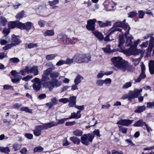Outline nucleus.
Instances as JSON below:
<instances>
[{
	"instance_id": "39448f33",
	"label": "nucleus",
	"mask_w": 154,
	"mask_h": 154,
	"mask_svg": "<svg viewBox=\"0 0 154 154\" xmlns=\"http://www.w3.org/2000/svg\"><path fill=\"white\" fill-rule=\"evenodd\" d=\"M18 28L21 30L25 29L27 32H29L31 27L33 26V24L30 22H27L26 23H20L18 24Z\"/></svg>"
},
{
	"instance_id": "09e8293b",
	"label": "nucleus",
	"mask_w": 154,
	"mask_h": 154,
	"mask_svg": "<svg viewBox=\"0 0 154 154\" xmlns=\"http://www.w3.org/2000/svg\"><path fill=\"white\" fill-rule=\"evenodd\" d=\"M20 110L22 111H25L27 112L30 113H32V109H29L27 107H22L20 109Z\"/></svg>"
},
{
	"instance_id": "0eeeda50",
	"label": "nucleus",
	"mask_w": 154,
	"mask_h": 154,
	"mask_svg": "<svg viewBox=\"0 0 154 154\" xmlns=\"http://www.w3.org/2000/svg\"><path fill=\"white\" fill-rule=\"evenodd\" d=\"M32 82L33 83V89L36 92H38L41 88V83L40 79L37 78H35L32 80Z\"/></svg>"
},
{
	"instance_id": "603ef678",
	"label": "nucleus",
	"mask_w": 154,
	"mask_h": 154,
	"mask_svg": "<svg viewBox=\"0 0 154 154\" xmlns=\"http://www.w3.org/2000/svg\"><path fill=\"white\" fill-rule=\"evenodd\" d=\"M103 49L104 52L106 53H109L113 52L110 49V45H108L106 48H103Z\"/></svg>"
},
{
	"instance_id": "f704fd0d",
	"label": "nucleus",
	"mask_w": 154,
	"mask_h": 154,
	"mask_svg": "<svg viewBox=\"0 0 154 154\" xmlns=\"http://www.w3.org/2000/svg\"><path fill=\"white\" fill-rule=\"evenodd\" d=\"M83 133L82 131L79 129H76L73 132V134L74 135L78 137L82 136Z\"/></svg>"
},
{
	"instance_id": "e2e57ef3",
	"label": "nucleus",
	"mask_w": 154,
	"mask_h": 154,
	"mask_svg": "<svg viewBox=\"0 0 154 154\" xmlns=\"http://www.w3.org/2000/svg\"><path fill=\"white\" fill-rule=\"evenodd\" d=\"M3 89L5 90L11 89L13 90L14 88L12 86L9 85H5L3 86Z\"/></svg>"
},
{
	"instance_id": "6e6d98bb",
	"label": "nucleus",
	"mask_w": 154,
	"mask_h": 154,
	"mask_svg": "<svg viewBox=\"0 0 154 154\" xmlns=\"http://www.w3.org/2000/svg\"><path fill=\"white\" fill-rule=\"evenodd\" d=\"M27 67H28L27 66L25 67V68L24 69H21L19 73L20 74L23 75V76L25 75H26V73H28V71L26 70V68Z\"/></svg>"
},
{
	"instance_id": "f03ea898",
	"label": "nucleus",
	"mask_w": 154,
	"mask_h": 154,
	"mask_svg": "<svg viewBox=\"0 0 154 154\" xmlns=\"http://www.w3.org/2000/svg\"><path fill=\"white\" fill-rule=\"evenodd\" d=\"M61 84V82L59 81L57 79H53L51 81L44 82L43 85L44 87L48 88L50 91H51L54 87H59Z\"/></svg>"
},
{
	"instance_id": "1a4fd4ad",
	"label": "nucleus",
	"mask_w": 154,
	"mask_h": 154,
	"mask_svg": "<svg viewBox=\"0 0 154 154\" xmlns=\"http://www.w3.org/2000/svg\"><path fill=\"white\" fill-rule=\"evenodd\" d=\"M78 60H77L80 63H87L91 61V57L89 54H81L78 56Z\"/></svg>"
},
{
	"instance_id": "8fccbe9b",
	"label": "nucleus",
	"mask_w": 154,
	"mask_h": 154,
	"mask_svg": "<svg viewBox=\"0 0 154 154\" xmlns=\"http://www.w3.org/2000/svg\"><path fill=\"white\" fill-rule=\"evenodd\" d=\"M137 14L138 13L136 12L131 11L128 13V17L131 18L133 17H135Z\"/></svg>"
},
{
	"instance_id": "dca6fc26",
	"label": "nucleus",
	"mask_w": 154,
	"mask_h": 154,
	"mask_svg": "<svg viewBox=\"0 0 154 154\" xmlns=\"http://www.w3.org/2000/svg\"><path fill=\"white\" fill-rule=\"evenodd\" d=\"M76 97L75 96H72L69 98V107H74L75 105L76 102Z\"/></svg>"
},
{
	"instance_id": "6ab92c4d",
	"label": "nucleus",
	"mask_w": 154,
	"mask_h": 154,
	"mask_svg": "<svg viewBox=\"0 0 154 154\" xmlns=\"http://www.w3.org/2000/svg\"><path fill=\"white\" fill-rule=\"evenodd\" d=\"M149 70L151 74H154V61L153 60H150L149 63Z\"/></svg>"
},
{
	"instance_id": "5701e85b",
	"label": "nucleus",
	"mask_w": 154,
	"mask_h": 154,
	"mask_svg": "<svg viewBox=\"0 0 154 154\" xmlns=\"http://www.w3.org/2000/svg\"><path fill=\"white\" fill-rule=\"evenodd\" d=\"M125 30H126L125 33V35H128L129 33V31L130 29V27L128 23H124V25L122 26V27Z\"/></svg>"
},
{
	"instance_id": "680f3d73",
	"label": "nucleus",
	"mask_w": 154,
	"mask_h": 154,
	"mask_svg": "<svg viewBox=\"0 0 154 154\" xmlns=\"http://www.w3.org/2000/svg\"><path fill=\"white\" fill-rule=\"evenodd\" d=\"M111 82L112 80L110 78H106L103 80L104 83L106 85H110Z\"/></svg>"
},
{
	"instance_id": "4c0bfd02",
	"label": "nucleus",
	"mask_w": 154,
	"mask_h": 154,
	"mask_svg": "<svg viewBox=\"0 0 154 154\" xmlns=\"http://www.w3.org/2000/svg\"><path fill=\"white\" fill-rule=\"evenodd\" d=\"M59 75V73L58 72L55 71L50 74V77L53 79H56Z\"/></svg>"
},
{
	"instance_id": "864d4df0",
	"label": "nucleus",
	"mask_w": 154,
	"mask_h": 154,
	"mask_svg": "<svg viewBox=\"0 0 154 154\" xmlns=\"http://www.w3.org/2000/svg\"><path fill=\"white\" fill-rule=\"evenodd\" d=\"M68 119H69L68 118H63L58 120V122L57 123H55L56 125H57L58 124H62L65 123L66 121Z\"/></svg>"
},
{
	"instance_id": "c85d7f7f",
	"label": "nucleus",
	"mask_w": 154,
	"mask_h": 154,
	"mask_svg": "<svg viewBox=\"0 0 154 154\" xmlns=\"http://www.w3.org/2000/svg\"><path fill=\"white\" fill-rule=\"evenodd\" d=\"M145 124L146 123L142 120H140L134 123L133 125L135 127H142L145 125Z\"/></svg>"
},
{
	"instance_id": "bf43d9fd",
	"label": "nucleus",
	"mask_w": 154,
	"mask_h": 154,
	"mask_svg": "<svg viewBox=\"0 0 154 154\" xmlns=\"http://www.w3.org/2000/svg\"><path fill=\"white\" fill-rule=\"evenodd\" d=\"M10 61L14 63H17L20 62L19 59L17 57L11 58L10 59Z\"/></svg>"
},
{
	"instance_id": "0e129e2a",
	"label": "nucleus",
	"mask_w": 154,
	"mask_h": 154,
	"mask_svg": "<svg viewBox=\"0 0 154 154\" xmlns=\"http://www.w3.org/2000/svg\"><path fill=\"white\" fill-rule=\"evenodd\" d=\"M51 101V102L54 105H55L58 103V100L55 97L53 98Z\"/></svg>"
},
{
	"instance_id": "b1692460",
	"label": "nucleus",
	"mask_w": 154,
	"mask_h": 154,
	"mask_svg": "<svg viewBox=\"0 0 154 154\" xmlns=\"http://www.w3.org/2000/svg\"><path fill=\"white\" fill-rule=\"evenodd\" d=\"M12 43L14 46H16L20 43V41L15 35H12Z\"/></svg>"
},
{
	"instance_id": "338daca9",
	"label": "nucleus",
	"mask_w": 154,
	"mask_h": 154,
	"mask_svg": "<svg viewBox=\"0 0 154 154\" xmlns=\"http://www.w3.org/2000/svg\"><path fill=\"white\" fill-rule=\"evenodd\" d=\"M45 22L44 20H40L38 22L39 25L41 27H43L45 26Z\"/></svg>"
},
{
	"instance_id": "ddd939ff",
	"label": "nucleus",
	"mask_w": 154,
	"mask_h": 154,
	"mask_svg": "<svg viewBox=\"0 0 154 154\" xmlns=\"http://www.w3.org/2000/svg\"><path fill=\"white\" fill-rule=\"evenodd\" d=\"M43 130L41 125L36 126L33 130V134L36 136H39L41 134V130Z\"/></svg>"
},
{
	"instance_id": "c03bdc74",
	"label": "nucleus",
	"mask_w": 154,
	"mask_h": 154,
	"mask_svg": "<svg viewBox=\"0 0 154 154\" xmlns=\"http://www.w3.org/2000/svg\"><path fill=\"white\" fill-rule=\"evenodd\" d=\"M44 150V148L41 146H38L35 147L34 149V153L40 152Z\"/></svg>"
},
{
	"instance_id": "2f4dec72",
	"label": "nucleus",
	"mask_w": 154,
	"mask_h": 154,
	"mask_svg": "<svg viewBox=\"0 0 154 154\" xmlns=\"http://www.w3.org/2000/svg\"><path fill=\"white\" fill-rule=\"evenodd\" d=\"M7 22L8 21L5 17H0V26H5Z\"/></svg>"
},
{
	"instance_id": "cd10ccee",
	"label": "nucleus",
	"mask_w": 154,
	"mask_h": 154,
	"mask_svg": "<svg viewBox=\"0 0 154 154\" xmlns=\"http://www.w3.org/2000/svg\"><path fill=\"white\" fill-rule=\"evenodd\" d=\"M0 151L6 154H8L10 150L8 147H3L0 146Z\"/></svg>"
},
{
	"instance_id": "4be33fe9",
	"label": "nucleus",
	"mask_w": 154,
	"mask_h": 154,
	"mask_svg": "<svg viewBox=\"0 0 154 154\" xmlns=\"http://www.w3.org/2000/svg\"><path fill=\"white\" fill-rule=\"evenodd\" d=\"M142 57L143 55H141L140 57L138 58H134L133 57H131L130 59L134 65L136 66L139 64Z\"/></svg>"
},
{
	"instance_id": "de8ad7c7",
	"label": "nucleus",
	"mask_w": 154,
	"mask_h": 154,
	"mask_svg": "<svg viewBox=\"0 0 154 154\" xmlns=\"http://www.w3.org/2000/svg\"><path fill=\"white\" fill-rule=\"evenodd\" d=\"M81 117V114H79V116H76V113L75 112H73L71 114V116L68 118V119H70L72 118L78 119L80 118Z\"/></svg>"
},
{
	"instance_id": "58836bf2",
	"label": "nucleus",
	"mask_w": 154,
	"mask_h": 154,
	"mask_svg": "<svg viewBox=\"0 0 154 154\" xmlns=\"http://www.w3.org/2000/svg\"><path fill=\"white\" fill-rule=\"evenodd\" d=\"M121 29L118 28H115L113 26V27L109 31L108 34H109V35H110L116 31H119L121 32Z\"/></svg>"
},
{
	"instance_id": "423d86ee",
	"label": "nucleus",
	"mask_w": 154,
	"mask_h": 154,
	"mask_svg": "<svg viewBox=\"0 0 154 154\" xmlns=\"http://www.w3.org/2000/svg\"><path fill=\"white\" fill-rule=\"evenodd\" d=\"M105 8L107 11H109L114 8L116 4L111 0H106L103 3Z\"/></svg>"
},
{
	"instance_id": "393cba45",
	"label": "nucleus",
	"mask_w": 154,
	"mask_h": 154,
	"mask_svg": "<svg viewBox=\"0 0 154 154\" xmlns=\"http://www.w3.org/2000/svg\"><path fill=\"white\" fill-rule=\"evenodd\" d=\"M55 32L54 29L48 30L44 33V35L45 36H51L54 35Z\"/></svg>"
},
{
	"instance_id": "72a5a7b5",
	"label": "nucleus",
	"mask_w": 154,
	"mask_h": 154,
	"mask_svg": "<svg viewBox=\"0 0 154 154\" xmlns=\"http://www.w3.org/2000/svg\"><path fill=\"white\" fill-rule=\"evenodd\" d=\"M59 2L58 0H54L52 1H49V5L52 7V8L54 9L57 7V6H54Z\"/></svg>"
},
{
	"instance_id": "f257e3e1",
	"label": "nucleus",
	"mask_w": 154,
	"mask_h": 154,
	"mask_svg": "<svg viewBox=\"0 0 154 154\" xmlns=\"http://www.w3.org/2000/svg\"><path fill=\"white\" fill-rule=\"evenodd\" d=\"M114 66L120 70L125 71L128 69L129 66L127 63L120 57H115L111 59Z\"/></svg>"
},
{
	"instance_id": "a19ab883",
	"label": "nucleus",
	"mask_w": 154,
	"mask_h": 154,
	"mask_svg": "<svg viewBox=\"0 0 154 154\" xmlns=\"http://www.w3.org/2000/svg\"><path fill=\"white\" fill-rule=\"evenodd\" d=\"M146 109V107L145 106H143L139 107L134 112L136 113H140L143 112Z\"/></svg>"
},
{
	"instance_id": "49530a36",
	"label": "nucleus",
	"mask_w": 154,
	"mask_h": 154,
	"mask_svg": "<svg viewBox=\"0 0 154 154\" xmlns=\"http://www.w3.org/2000/svg\"><path fill=\"white\" fill-rule=\"evenodd\" d=\"M3 32L5 34L3 37V38H5V37H6L7 35L10 33V29L9 28H5L3 29Z\"/></svg>"
},
{
	"instance_id": "4468645a",
	"label": "nucleus",
	"mask_w": 154,
	"mask_h": 154,
	"mask_svg": "<svg viewBox=\"0 0 154 154\" xmlns=\"http://www.w3.org/2000/svg\"><path fill=\"white\" fill-rule=\"evenodd\" d=\"M113 73L112 71H107L105 72L103 71H101L99 72L97 75V79H101L104 75H109Z\"/></svg>"
},
{
	"instance_id": "3c124183",
	"label": "nucleus",
	"mask_w": 154,
	"mask_h": 154,
	"mask_svg": "<svg viewBox=\"0 0 154 154\" xmlns=\"http://www.w3.org/2000/svg\"><path fill=\"white\" fill-rule=\"evenodd\" d=\"M119 130L123 134H126L127 131L128 129L126 128L119 126Z\"/></svg>"
},
{
	"instance_id": "774afa93",
	"label": "nucleus",
	"mask_w": 154,
	"mask_h": 154,
	"mask_svg": "<svg viewBox=\"0 0 154 154\" xmlns=\"http://www.w3.org/2000/svg\"><path fill=\"white\" fill-rule=\"evenodd\" d=\"M147 107L151 108H154V102L148 103Z\"/></svg>"
},
{
	"instance_id": "c756f323",
	"label": "nucleus",
	"mask_w": 154,
	"mask_h": 154,
	"mask_svg": "<svg viewBox=\"0 0 154 154\" xmlns=\"http://www.w3.org/2000/svg\"><path fill=\"white\" fill-rule=\"evenodd\" d=\"M70 140L75 144L79 145L80 143L79 139L75 137H72L70 138Z\"/></svg>"
},
{
	"instance_id": "aec40b11",
	"label": "nucleus",
	"mask_w": 154,
	"mask_h": 154,
	"mask_svg": "<svg viewBox=\"0 0 154 154\" xmlns=\"http://www.w3.org/2000/svg\"><path fill=\"white\" fill-rule=\"evenodd\" d=\"M93 33L99 40H102L103 39L104 37L102 34L100 32L96 31H93Z\"/></svg>"
},
{
	"instance_id": "412c9836",
	"label": "nucleus",
	"mask_w": 154,
	"mask_h": 154,
	"mask_svg": "<svg viewBox=\"0 0 154 154\" xmlns=\"http://www.w3.org/2000/svg\"><path fill=\"white\" fill-rule=\"evenodd\" d=\"M98 23L100 27H103L108 26L111 25V22L108 21H106L105 23L101 21H98Z\"/></svg>"
},
{
	"instance_id": "6e6552de",
	"label": "nucleus",
	"mask_w": 154,
	"mask_h": 154,
	"mask_svg": "<svg viewBox=\"0 0 154 154\" xmlns=\"http://www.w3.org/2000/svg\"><path fill=\"white\" fill-rule=\"evenodd\" d=\"M97 21L96 19L89 20L87 21L86 28L88 29L94 31L95 29V22Z\"/></svg>"
},
{
	"instance_id": "9d476101",
	"label": "nucleus",
	"mask_w": 154,
	"mask_h": 154,
	"mask_svg": "<svg viewBox=\"0 0 154 154\" xmlns=\"http://www.w3.org/2000/svg\"><path fill=\"white\" fill-rule=\"evenodd\" d=\"M133 121V120L121 119L117 122V124L121 125L128 126L132 123Z\"/></svg>"
},
{
	"instance_id": "052dcab7",
	"label": "nucleus",
	"mask_w": 154,
	"mask_h": 154,
	"mask_svg": "<svg viewBox=\"0 0 154 154\" xmlns=\"http://www.w3.org/2000/svg\"><path fill=\"white\" fill-rule=\"evenodd\" d=\"M59 101L60 102L63 103L65 104L69 102V100L67 98H62L60 99Z\"/></svg>"
},
{
	"instance_id": "7ed1b4c3",
	"label": "nucleus",
	"mask_w": 154,
	"mask_h": 154,
	"mask_svg": "<svg viewBox=\"0 0 154 154\" xmlns=\"http://www.w3.org/2000/svg\"><path fill=\"white\" fill-rule=\"evenodd\" d=\"M94 137V135L90 134H84L81 137V142L83 144L87 146L90 143L92 142Z\"/></svg>"
},
{
	"instance_id": "13d9d810",
	"label": "nucleus",
	"mask_w": 154,
	"mask_h": 154,
	"mask_svg": "<svg viewBox=\"0 0 154 154\" xmlns=\"http://www.w3.org/2000/svg\"><path fill=\"white\" fill-rule=\"evenodd\" d=\"M13 147L14 149V151H17L20 148L21 146L18 144L15 143L13 145Z\"/></svg>"
},
{
	"instance_id": "9b49d317",
	"label": "nucleus",
	"mask_w": 154,
	"mask_h": 154,
	"mask_svg": "<svg viewBox=\"0 0 154 154\" xmlns=\"http://www.w3.org/2000/svg\"><path fill=\"white\" fill-rule=\"evenodd\" d=\"M26 69L28 71V74L33 73L35 75H37L38 74V69L37 66H34L30 68L27 67Z\"/></svg>"
},
{
	"instance_id": "bb28decb",
	"label": "nucleus",
	"mask_w": 154,
	"mask_h": 154,
	"mask_svg": "<svg viewBox=\"0 0 154 154\" xmlns=\"http://www.w3.org/2000/svg\"><path fill=\"white\" fill-rule=\"evenodd\" d=\"M126 20L124 19L122 21L120 22L117 21L115 22L113 24V26L115 28H118L117 27H122V26L124 25V23H125Z\"/></svg>"
},
{
	"instance_id": "a878e982",
	"label": "nucleus",
	"mask_w": 154,
	"mask_h": 154,
	"mask_svg": "<svg viewBox=\"0 0 154 154\" xmlns=\"http://www.w3.org/2000/svg\"><path fill=\"white\" fill-rule=\"evenodd\" d=\"M125 36L126 39V45L127 46H131L132 43L131 40L133 39L132 36L131 35H125Z\"/></svg>"
},
{
	"instance_id": "a211bd4d",
	"label": "nucleus",
	"mask_w": 154,
	"mask_h": 154,
	"mask_svg": "<svg viewBox=\"0 0 154 154\" xmlns=\"http://www.w3.org/2000/svg\"><path fill=\"white\" fill-rule=\"evenodd\" d=\"M133 91H131L130 92L129 94H125L123 95L121 97V99L123 100L125 99L128 98L129 100H130L134 98H133Z\"/></svg>"
},
{
	"instance_id": "f3484780",
	"label": "nucleus",
	"mask_w": 154,
	"mask_h": 154,
	"mask_svg": "<svg viewBox=\"0 0 154 154\" xmlns=\"http://www.w3.org/2000/svg\"><path fill=\"white\" fill-rule=\"evenodd\" d=\"M20 23V22L18 21H10L8 23V28L10 29H14L15 27L16 26H17V27L18 28L17 25Z\"/></svg>"
},
{
	"instance_id": "ea45409f",
	"label": "nucleus",
	"mask_w": 154,
	"mask_h": 154,
	"mask_svg": "<svg viewBox=\"0 0 154 154\" xmlns=\"http://www.w3.org/2000/svg\"><path fill=\"white\" fill-rule=\"evenodd\" d=\"M142 91V89L141 88L140 90L138 89H136L134 91V92H133V98L137 97L139 95L141 94L140 93Z\"/></svg>"
},
{
	"instance_id": "e433bc0d",
	"label": "nucleus",
	"mask_w": 154,
	"mask_h": 154,
	"mask_svg": "<svg viewBox=\"0 0 154 154\" xmlns=\"http://www.w3.org/2000/svg\"><path fill=\"white\" fill-rule=\"evenodd\" d=\"M46 65L49 67L46 70H48V71L52 72L53 70L55 69L54 66L53 65V64L51 63H49L46 64Z\"/></svg>"
},
{
	"instance_id": "c9c22d12",
	"label": "nucleus",
	"mask_w": 154,
	"mask_h": 154,
	"mask_svg": "<svg viewBox=\"0 0 154 154\" xmlns=\"http://www.w3.org/2000/svg\"><path fill=\"white\" fill-rule=\"evenodd\" d=\"M64 43L66 45H73V41L72 38H70L68 37H66L65 41H63Z\"/></svg>"
},
{
	"instance_id": "f8f14e48",
	"label": "nucleus",
	"mask_w": 154,
	"mask_h": 154,
	"mask_svg": "<svg viewBox=\"0 0 154 154\" xmlns=\"http://www.w3.org/2000/svg\"><path fill=\"white\" fill-rule=\"evenodd\" d=\"M51 73V72H49L48 70H45L44 71L43 74L42 75V81L46 82V81L48 80L49 79V75Z\"/></svg>"
},
{
	"instance_id": "473e14b6",
	"label": "nucleus",
	"mask_w": 154,
	"mask_h": 154,
	"mask_svg": "<svg viewBox=\"0 0 154 154\" xmlns=\"http://www.w3.org/2000/svg\"><path fill=\"white\" fill-rule=\"evenodd\" d=\"M77 57L78 55H75L73 57V59L67 58L66 60H65V64H70L73 62L74 60L77 61V60L76 59V58H77Z\"/></svg>"
},
{
	"instance_id": "a18cd8bd",
	"label": "nucleus",
	"mask_w": 154,
	"mask_h": 154,
	"mask_svg": "<svg viewBox=\"0 0 154 154\" xmlns=\"http://www.w3.org/2000/svg\"><path fill=\"white\" fill-rule=\"evenodd\" d=\"M57 56L56 54H49L47 55L46 57V59L49 60H53Z\"/></svg>"
},
{
	"instance_id": "69168bd1",
	"label": "nucleus",
	"mask_w": 154,
	"mask_h": 154,
	"mask_svg": "<svg viewBox=\"0 0 154 154\" xmlns=\"http://www.w3.org/2000/svg\"><path fill=\"white\" fill-rule=\"evenodd\" d=\"M32 77L33 76L32 75H28L23 78L22 79L23 80L25 81H27L31 79H32Z\"/></svg>"
},
{
	"instance_id": "5fc2aeb1",
	"label": "nucleus",
	"mask_w": 154,
	"mask_h": 154,
	"mask_svg": "<svg viewBox=\"0 0 154 154\" xmlns=\"http://www.w3.org/2000/svg\"><path fill=\"white\" fill-rule=\"evenodd\" d=\"M132 83L131 82H126L122 86V88L126 89L131 86Z\"/></svg>"
},
{
	"instance_id": "20e7f679",
	"label": "nucleus",
	"mask_w": 154,
	"mask_h": 154,
	"mask_svg": "<svg viewBox=\"0 0 154 154\" xmlns=\"http://www.w3.org/2000/svg\"><path fill=\"white\" fill-rule=\"evenodd\" d=\"M126 53L128 55H137L141 54V55H142L143 56L144 52V51H143L142 50L138 49L136 48H132L131 47L129 50H126Z\"/></svg>"
},
{
	"instance_id": "79ce46f5",
	"label": "nucleus",
	"mask_w": 154,
	"mask_h": 154,
	"mask_svg": "<svg viewBox=\"0 0 154 154\" xmlns=\"http://www.w3.org/2000/svg\"><path fill=\"white\" fill-rule=\"evenodd\" d=\"M24 15V11H22L18 13L16 16L17 19L20 20L22 18Z\"/></svg>"
},
{
	"instance_id": "4d7b16f0",
	"label": "nucleus",
	"mask_w": 154,
	"mask_h": 154,
	"mask_svg": "<svg viewBox=\"0 0 154 154\" xmlns=\"http://www.w3.org/2000/svg\"><path fill=\"white\" fill-rule=\"evenodd\" d=\"M37 46V44L36 43H30L28 44L27 45V47L29 49L36 48Z\"/></svg>"
},
{
	"instance_id": "37998d69",
	"label": "nucleus",
	"mask_w": 154,
	"mask_h": 154,
	"mask_svg": "<svg viewBox=\"0 0 154 154\" xmlns=\"http://www.w3.org/2000/svg\"><path fill=\"white\" fill-rule=\"evenodd\" d=\"M104 84L103 80L102 79H98L96 82V85L98 87L102 86Z\"/></svg>"
},
{
	"instance_id": "7c9ffc66",
	"label": "nucleus",
	"mask_w": 154,
	"mask_h": 154,
	"mask_svg": "<svg viewBox=\"0 0 154 154\" xmlns=\"http://www.w3.org/2000/svg\"><path fill=\"white\" fill-rule=\"evenodd\" d=\"M83 79L82 76L79 75H78L74 80V83L76 84H79Z\"/></svg>"
},
{
	"instance_id": "2eb2a0df",
	"label": "nucleus",
	"mask_w": 154,
	"mask_h": 154,
	"mask_svg": "<svg viewBox=\"0 0 154 154\" xmlns=\"http://www.w3.org/2000/svg\"><path fill=\"white\" fill-rule=\"evenodd\" d=\"M41 125L42 128V129L44 130L51 128V127L56 126V125L55 124V122H52Z\"/></svg>"
}]
</instances>
